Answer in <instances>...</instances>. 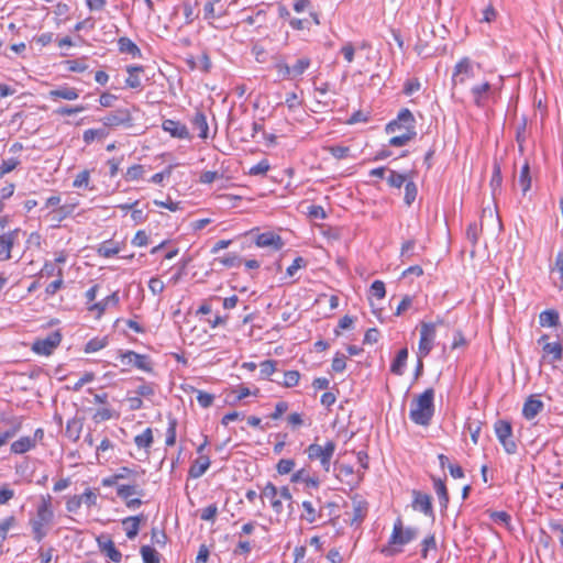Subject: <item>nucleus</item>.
Returning a JSON list of instances; mask_svg holds the SVG:
<instances>
[{"label":"nucleus","mask_w":563,"mask_h":563,"mask_svg":"<svg viewBox=\"0 0 563 563\" xmlns=\"http://www.w3.org/2000/svg\"><path fill=\"white\" fill-rule=\"evenodd\" d=\"M54 523V510L52 507V496H41L36 506V512L29 520L32 537L36 542H41L47 534Z\"/></svg>","instance_id":"f257e3e1"},{"label":"nucleus","mask_w":563,"mask_h":563,"mask_svg":"<svg viewBox=\"0 0 563 563\" xmlns=\"http://www.w3.org/2000/svg\"><path fill=\"white\" fill-rule=\"evenodd\" d=\"M433 400V388H428L421 395L415 397L410 405V420L418 426L428 427L434 415Z\"/></svg>","instance_id":"f03ea898"},{"label":"nucleus","mask_w":563,"mask_h":563,"mask_svg":"<svg viewBox=\"0 0 563 563\" xmlns=\"http://www.w3.org/2000/svg\"><path fill=\"white\" fill-rule=\"evenodd\" d=\"M417 536L418 530L416 528L408 527L405 529L401 519L398 518L394 523L388 545L382 549V553L386 556L398 554L401 552V549H397L395 545H405L415 540Z\"/></svg>","instance_id":"7ed1b4c3"},{"label":"nucleus","mask_w":563,"mask_h":563,"mask_svg":"<svg viewBox=\"0 0 563 563\" xmlns=\"http://www.w3.org/2000/svg\"><path fill=\"white\" fill-rule=\"evenodd\" d=\"M335 448V443L331 440L327 441L324 445L311 443L307 446L305 453L310 461H319L322 470L329 473Z\"/></svg>","instance_id":"20e7f679"},{"label":"nucleus","mask_w":563,"mask_h":563,"mask_svg":"<svg viewBox=\"0 0 563 563\" xmlns=\"http://www.w3.org/2000/svg\"><path fill=\"white\" fill-rule=\"evenodd\" d=\"M496 437L507 454L517 452V443L512 437L511 423L507 420H497L494 426Z\"/></svg>","instance_id":"39448f33"},{"label":"nucleus","mask_w":563,"mask_h":563,"mask_svg":"<svg viewBox=\"0 0 563 563\" xmlns=\"http://www.w3.org/2000/svg\"><path fill=\"white\" fill-rule=\"evenodd\" d=\"M387 133L416 131V119L407 108L401 109L397 118L386 125Z\"/></svg>","instance_id":"423d86ee"},{"label":"nucleus","mask_w":563,"mask_h":563,"mask_svg":"<svg viewBox=\"0 0 563 563\" xmlns=\"http://www.w3.org/2000/svg\"><path fill=\"white\" fill-rule=\"evenodd\" d=\"M106 129H113L120 125L131 128L133 118L131 111L126 108L117 109L100 119Z\"/></svg>","instance_id":"0eeeda50"},{"label":"nucleus","mask_w":563,"mask_h":563,"mask_svg":"<svg viewBox=\"0 0 563 563\" xmlns=\"http://www.w3.org/2000/svg\"><path fill=\"white\" fill-rule=\"evenodd\" d=\"M437 323L421 322L418 355L420 358L429 355L435 339Z\"/></svg>","instance_id":"6e6552de"},{"label":"nucleus","mask_w":563,"mask_h":563,"mask_svg":"<svg viewBox=\"0 0 563 563\" xmlns=\"http://www.w3.org/2000/svg\"><path fill=\"white\" fill-rule=\"evenodd\" d=\"M21 233L24 234L20 228L8 231L7 233H0V262L11 260V251L14 244L18 242L19 235Z\"/></svg>","instance_id":"1a4fd4ad"},{"label":"nucleus","mask_w":563,"mask_h":563,"mask_svg":"<svg viewBox=\"0 0 563 563\" xmlns=\"http://www.w3.org/2000/svg\"><path fill=\"white\" fill-rule=\"evenodd\" d=\"M60 341V333L58 331H55L49 333L44 339L36 340L32 345V350L36 354L51 355L53 351L59 345Z\"/></svg>","instance_id":"9d476101"},{"label":"nucleus","mask_w":563,"mask_h":563,"mask_svg":"<svg viewBox=\"0 0 563 563\" xmlns=\"http://www.w3.org/2000/svg\"><path fill=\"white\" fill-rule=\"evenodd\" d=\"M119 357L125 365H133L139 369L151 373L153 371L150 357L144 354H139L134 351H120Z\"/></svg>","instance_id":"9b49d317"},{"label":"nucleus","mask_w":563,"mask_h":563,"mask_svg":"<svg viewBox=\"0 0 563 563\" xmlns=\"http://www.w3.org/2000/svg\"><path fill=\"white\" fill-rule=\"evenodd\" d=\"M473 76V65L468 57H463L454 67L452 75V86L463 85Z\"/></svg>","instance_id":"f8f14e48"},{"label":"nucleus","mask_w":563,"mask_h":563,"mask_svg":"<svg viewBox=\"0 0 563 563\" xmlns=\"http://www.w3.org/2000/svg\"><path fill=\"white\" fill-rule=\"evenodd\" d=\"M260 497L269 501V505L276 515L283 514L284 505L280 496L278 495V488L273 483H266L261 490Z\"/></svg>","instance_id":"ddd939ff"},{"label":"nucleus","mask_w":563,"mask_h":563,"mask_svg":"<svg viewBox=\"0 0 563 563\" xmlns=\"http://www.w3.org/2000/svg\"><path fill=\"white\" fill-rule=\"evenodd\" d=\"M412 496V507L423 512L426 516L434 518L431 496L419 490H413Z\"/></svg>","instance_id":"4468645a"},{"label":"nucleus","mask_w":563,"mask_h":563,"mask_svg":"<svg viewBox=\"0 0 563 563\" xmlns=\"http://www.w3.org/2000/svg\"><path fill=\"white\" fill-rule=\"evenodd\" d=\"M162 128L165 132L169 133L173 137L180 139V140L190 139V133H189L187 126L179 121L166 119L163 121Z\"/></svg>","instance_id":"2eb2a0df"},{"label":"nucleus","mask_w":563,"mask_h":563,"mask_svg":"<svg viewBox=\"0 0 563 563\" xmlns=\"http://www.w3.org/2000/svg\"><path fill=\"white\" fill-rule=\"evenodd\" d=\"M254 242L258 247H272L274 251H279L284 246L282 238L274 232L257 234Z\"/></svg>","instance_id":"dca6fc26"},{"label":"nucleus","mask_w":563,"mask_h":563,"mask_svg":"<svg viewBox=\"0 0 563 563\" xmlns=\"http://www.w3.org/2000/svg\"><path fill=\"white\" fill-rule=\"evenodd\" d=\"M317 503L319 504V508L317 509L312 501L303 500L302 509L303 514L301 515V519L307 521L308 523H314L318 519L323 518V506L321 504V499L317 498Z\"/></svg>","instance_id":"f3484780"},{"label":"nucleus","mask_w":563,"mask_h":563,"mask_svg":"<svg viewBox=\"0 0 563 563\" xmlns=\"http://www.w3.org/2000/svg\"><path fill=\"white\" fill-rule=\"evenodd\" d=\"M471 92L473 96L474 103L477 107H484L486 104V101L493 95L492 86L488 81L474 86L471 89Z\"/></svg>","instance_id":"a211bd4d"},{"label":"nucleus","mask_w":563,"mask_h":563,"mask_svg":"<svg viewBox=\"0 0 563 563\" xmlns=\"http://www.w3.org/2000/svg\"><path fill=\"white\" fill-rule=\"evenodd\" d=\"M544 404L536 396H529L522 407V416L527 420L534 419L543 409Z\"/></svg>","instance_id":"6ab92c4d"},{"label":"nucleus","mask_w":563,"mask_h":563,"mask_svg":"<svg viewBox=\"0 0 563 563\" xmlns=\"http://www.w3.org/2000/svg\"><path fill=\"white\" fill-rule=\"evenodd\" d=\"M98 544L101 552L109 558L112 562L119 563L122 560L121 552L115 548L114 542L111 539H104L103 537L98 538Z\"/></svg>","instance_id":"aec40b11"},{"label":"nucleus","mask_w":563,"mask_h":563,"mask_svg":"<svg viewBox=\"0 0 563 563\" xmlns=\"http://www.w3.org/2000/svg\"><path fill=\"white\" fill-rule=\"evenodd\" d=\"M79 97L78 89L74 87L68 86H60L56 89H53L48 92V98L51 100H58V99H65V100H76Z\"/></svg>","instance_id":"412c9836"},{"label":"nucleus","mask_w":563,"mask_h":563,"mask_svg":"<svg viewBox=\"0 0 563 563\" xmlns=\"http://www.w3.org/2000/svg\"><path fill=\"white\" fill-rule=\"evenodd\" d=\"M210 459L207 455H199L190 465L188 474L191 478L201 477L210 466Z\"/></svg>","instance_id":"4be33fe9"},{"label":"nucleus","mask_w":563,"mask_h":563,"mask_svg":"<svg viewBox=\"0 0 563 563\" xmlns=\"http://www.w3.org/2000/svg\"><path fill=\"white\" fill-rule=\"evenodd\" d=\"M133 495L144 496V489L142 488V485L137 483V479H135V482H130L129 484L118 485V497L121 499L128 500V498Z\"/></svg>","instance_id":"5701e85b"},{"label":"nucleus","mask_w":563,"mask_h":563,"mask_svg":"<svg viewBox=\"0 0 563 563\" xmlns=\"http://www.w3.org/2000/svg\"><path fill=\"white\" fill-rule=\"evenodd\" d=\"M143 520H145V517L143 515H139L128 517L122 521L123 526H125V534L128 539L133 540L137 536L140 523Z\"/></svg>","instance_id":"b1692460"},{"label":"nucleus","mask_w":563,"mask_h":563,"mask_svg":"<svg viewBox=\"0 0 563 563\" xmlns=\"http://www.w3.org/2000/svg\"><path fill=\"white\" fill-rule=\"evenodd\" d=\"M126 71L129 76L125 79V85L132 89L142 88V82L139 77V74L144 71V67L141 65H130L126 67Z\"/></svg>","instance_id":"393cba45"},{"label":"nucleus","mask_w":563,"mask_h":563,"mask_svg":"<svg viewBox=\"0 0 563 563\" xmlns=\"http://www.w3.org/2000/svg\"><path fill=\"white\" fill-rule=\"evenodd\" d=\"M191 125L194 130L198 131L200 139L208 137L209 126L205 113L197 111L191 119Z\"/></svg>","instance_id":"a878e982"},{"label":"nucleus","mask_w":563,"mask_h":563,"mask_svg":"<svg viewBox=\"0 0 563 563\" xmlns=\"http://www.w3.org/2000/svg\"><path fill=\"white\" fill-rule=\"evenodd\" d=\"M431 479L433 482V488L438 495L441 507L446 509L450 498L445 482L435 476H431Z\"/></svg>","instance_id":"bb28decb"},{"label":"nucleus","mask_w":563,"mask_h":563,"mask_svg":"<svg viewBox=\"0 0 563 563\" xmlns=\"http://www.w3.org/2000/svg\"><path fill=\"white\" fill-rule=\"evenodd\" d=\"M119 51L129 54L133 57H142V52L139 46L129 37L122 36L118 40Z\"/></svg>","instance_id":"cd10ccee"},{"label":"nucleus","mask_w":563,"mask_h":563,"mask_svg":"<svg viewBox=\"0 0 563 563\" xmlns=\"http://www.w3.org/2000/svg\"><path fill=\"white\" fill-rule=\"evenodd\" d=\"M291 482L298 483L301 482L305 484L306 488H318L320 485V481L318 477H311L307 474L305 468H301L291 475Z\"/></svg>","instance_id":"c85d7f7f"},{"label":"nucleus","mask_w":563,"mask_h":563,"mask_svg":"<svg viewBox=\"0 0 563 563\" xmlns=\"http://www.w3.org/2000/svg\"><path fill=\"white\" fill-rule=\"evenodd\" d=\"M36 441L31 437H22L11 444V452L14 454H23L35 448Z\"/></svg>","instance_id":"c756f323"},{"label":"nucleus","mask_w":563,"mask_h":563,"mask_svg":"<svg viewBox=\"0 0 563 563\" xmlns=\"http://www.w3.org/2000/svg\"><path fill=\"white\" fill-rule=\"evenodd\" d=\"M408 358V350L406 347L398 351L395 360L390 365V372L395 375H402Z\"/></svg>","instance_id":"7c9ffc66"},{"label":"nucleus","mask_w":563,"mask_h":563,"mask_svg":"<svg viewBox=\"0 0 563 563\" xmlns=\"http://www.w3.org/2000/svg\"><path fill=\"white\" fill-rule=\"evenodd\" d=\"M367 514V503L363 500L353 501V515L350 525L361 523Z\"/></svg>","instance_id":"2f4dec72"},{"label":"nucleus","mask_w":563,"mask_h":563,"mask_svg":"<svg viewBox=\"0 0 563 563\" xmlns=\"http://www.w3.org/2000/svg\"><path fill=\"white\" fill-rule=\"evenodd\" d=\"M118 303H119V295L115 291V292H112L111 295L107 296L103 300L90 306L89 310L90 311L97 310L99 314H102L109 305L117 306Z\"/></svg>","instance_id":"473e14b6"},{"label":"nucleus","mask_w":563,"mask_h":563,"mask_svg":"<svg viewBox=\"0 0 563 563\" xmlns=\"http://www.w3.org/2000/svg\"><path fill=\"white\" fill-rule=\"evenodd\" d=\"M144 474H145L144 470L136 471V470H132L126 466H123V467H120L114 473V478H118L119 482L121 479H129L130 482H135V479H137L141 475H144Z\"/></svg>","instance_id":"72a5a7b5"},{"label":"nucleus","mask_w":563,"mask_h":563,"mask_svg":"<svg viewBox=\"0 0 563 563\" xmlns=\"http://www.w3.org/2000/svg\"><path fill=\"white\" fill-rule=\"evenodd\" d=\"M542 349L544 354L551 356V362L562 360L563 346L560 342L545 343Z\"/></svg>","instance_id":"f704fd0d"},{"label":"nucleus","mask_w":563,"mask_h":563,"mask_svg":"<svg viewBox=\"0 0 563 563\" xmlns=\"http://www.w3.org/2000/svg\"><path fill=\"white\" fill-rule=\"evenodd\" d=\"M109 135V131L103 126L99 129H88L84 131L82 140L86 144H91L96 139L101 140Z\"/></svg>","instance_id":"c9c22d12"},{"label":"nucleus","mask_w":563,"mask_h":563,"mask_svg":"<svg viewBox=\"0 0 563 563\" xmlns=\"http://www.w3.org/2000/svg\"><path fill=\"white\" fill-rule=\"evenodd\" d=\"M134 443L139 449H148L153 443V431L146 428L141 434L134 438Z\"/></svg>","instance_id":"e433bc0d"},{"label":"nucleus","mask_w":563,"mask_h":563,"mask_svg":"<svg viewBox=\"0 0 563 563\" xmlns=\"http://www.w3.org/2000/svg\"><path fill=\"white\" fill-rule=\"evenodd\" d=\"M417 135V131L402 132L399 135H395L389 140V145L400 147L406 145L408 142L413 140Z\"/></svg>","instance_id":"4c0bfd02"},{"label":"nucleus","mask_w":563,"mask_h":563,"mask_svg":"<svg viewBox=\"0 0 563 563\" xmlns=\"http://www.w3.org/2000/svg\"><path fill=\"white\" fill-rule=\"evenodd\" d=\"M539 320L542 327H554L559 323V313L554 310H545L540 313Z\"/></svg>","instance_id":"58836bf2"},{"label":"nucleus","mask_w":563,"mask_h":563,"mask_svg":"<svg viewBox=\"0 0 563 563\" xmlns=\"http://www.w3.org/2000/svg\"><path fill=\"white\" fill-rule=\"evenodd\" d=\"M141 555L144 563H161L159 553L150 545L141 548Z\"/></svg>","instance_id":"ea45409f"},{"label":"nucleus","mask_w":563,"mask_h":563,"mask_svg":"<svg viewBox=\"0 0 563 563\" xmlns=\"http://www.w3.org/2000/svg\"><path fill=\"white\" fill-rule=\"evenodd\" d=\"M311 60L308 57L299 58L294 66L290 67L291 79L301 76L310 66Z\"/></svg>","instance_id":"a19ab883"},{"label":"nucleus","mask_w":563,"mask_h":563,"mask_svg":"<svg viewBox=\"0 0 563 563\" xmlns=\"http://www.w3.org/2000/svg\"><path fill=\"white\" fill-rule=\"evenodd\" d=\"M501 183H503V177H501L500 165L497 161H494L493 175H492V179H490V187H492L494 195H495L496 190L501 189Z\"/></svg>","instance_id":"79ce46f5"},{"label":"nucleus","mask_w":563,"mask_h":563,"mask_svg":"<svg viewBox=\"0 0 563 563\" xmlns=\"http://www.w3.org/2000/svg\"><path fill=\"white\" fill-rule=\"evenodd\" d=\"M16 525V519L14 516H9L4 518L0 522V549H2V543L5 541L8 531Z\"/></svg>","instance_id":"37998d69"},{"label":"nucleus","mask_w":563,"mask_h":563,"mask_svg":"<svg viewBox=\"0 0 563 563\" xmlns=\"http://www.w3.org/2000/svg\"><path fill=\"white\" fill-rule=\"evenodd\" d=\"M118 417H119V413H117L115 411H113L110 408L104 407V408H99L96 410V412L92 416V420L96 423H99V422L107 421V420H110L112 418H118Z\"/></svg>","instance_id":"c03bdc74"},{"label":"nucleus","mask_w":563,"mask_h":563,"mask_svg":"<svg viewBox=\"0 0 563 563\" xmlns=\"http://www.w3.org/2000/svg\"><path fill=\"white\" fill-rule=\"evenodd\" d=\"M519 184L521 186L522 194L525 195L531 187L530 167L528 163H525L520 170Z\"/></svg>","instance_id":"a18cd8bd"},{"label":"nucleus","mask_w":563,"mask_h":563,"mask_svg":"<svg viewBox=\"0 0 563 563\" xmlns=\"http://www.w3.org/2000/svg\"><path fill=\"white\" fill-rule=\"evenodd\" d=\"M176 428H177V419L169 416L168 417V428L166 431V440H165V444L167 446H173L176 443V437H177Z\"/></svg>","instance_id":"49530a36"},{"label":"nucleus","mask_w":563,"mask_h":563,"mask_svg":"<svg viewBox=\"0 0 563 563\" xmlns=\"http://www.w3.org/2000/svg\"><path fill=\"white\" fill-rule=\"evenodd\" d=\"M81 428H82V426L79 421H76V420L68 421L67 426H66V431H65L66 435L70 440L77 441L79 439Z\"/></svg>","instance_id":"de8ad7c7"},{"label":"nucleus","mask_w":563,"mask_h":563,"mask_svg":"<svg viewBox=\"0 0 563 563\" xmlns=\"http://www.w3.org/2000/svg\"><path fill=\"white\" fill-rule=\"evenodd\" d=\"M217 261L229 268L239 267L242 264V258L234 253H229L222 257H218Z\"/></svg>","instance_id":"09e8293b"},{"label":"nucleus","mask_w":563,"mask_h":563,"mask_svg":"<svg viewBox=\"0 0 563 563\" xmlns=\"http://www.w3.org/2000/svg\"><path fill=\"white\" fill-rule=\"evenodd\" d=\"M407 181V176L405 174H399L395 170H389L387 183L390 187L399 189L404 184L406 185Z\"/></svg>","instance_id":"8fccbe9b"},{"label":"nucleus","mask_w":563,"mask_h":563,"mask_svg":"<svg viewBox=\"0 0 563 563\" xmlns=\"http://www.w3.org/2000/svg\"><path fill=\"white\" fill-rule=\"evenodd\" d=\"M418 194V189L416 184L412 180H409L405 185V203L407 206H411V203L416 200Z\"/></svg>","instance_id":"3c124183"},{"label":"nucleus","mask_w":563,"mask_h":563,"mask_svg":"<svg viewBox=\"0 0 563 563\" xmlns=\"http://www.w3.org/2000/svg\"><path fill=\"white\" fill-rule=\"evenodd\" d=\"M56 277H57V279L52 282L45 289V292L49 296L55 295L63 287L64 280H63V269L62 268H58L56 271Z\"/></svg>","instance_id":"603ef678"},{"label":"nucleus","mask_w":563,"mask_h":563,"mask_svg":"<svg viewBox=\"0 0 563 563\" xmlns=\"http://www.w3.org/2000/svg\"><path fill=\"white\" fill-rule=\"evenodd\" d=\"M20 159L15 157L3 159L0 165V178H2L8 173L14 170L20 165Z\"/></svg>","instance_id":"864d4df0"},{"label":"nucleus","mask_w":563,"mask_h":563,"mask_svg":"<svg viewBox=\"0 0 563 563\" xmlns=\"http://www.w3.org/2000/svg\"><path fill=\"white\" fill-rule=\"evenodd\" d=\"M415 249H416V241L415 240H408L402 243L400 249V257L402 261H408L415 255Z\"/></svg>","instance_id":"5fc2aeb1"},{"label":"nucleus","mask_w":563,"mask_h":563,"mask_svg":"<svg viewBox=\"0 0 563 563\" xmlns=\"http://www.w3.org/2000/svg\"><path fill=\"white\" fill-rule=\"evenodd\" d=\"M276 364H277V362L273 361V360H266V361L262 362L260 365L261 377L268 378L269 376H272L276 371Z\"/></svg>","instance_id":"6e6d98bb"},{"label":"nucleus","mask_w":563,"mask_h":563,"mask_svg":"<svg viewBox=\"0 0 563 563\" xmlns=\"http://www.w3.org/2000/svg\"><path fill=\"white\" fill-rule=\"evenodd\" d=\"M107 343H108V341H107L106 338H102V339H99V338L91 339L90 341L87 342V344L85 346V352L86 353L97 352V351L103 349L107 345Z\"/></svg>","instance_id":"4d7b16f0"},{"label":"nucleus","mask_w":563,"mask_h":563,"mask_svg":"<svg viewBox=\"0 0 563 563\" xmlns=\"http://www.w3.org/2000/svg\"><path fill=\"white\" fill-rule=\"evenodd\" d=\"M482 228L476 222L470 223L466 229V238L473 244L476 245L481 235Z\"/></svg>","instance_id":"13d9d810"},{"label":"nucleus","mask_w":563,"mask_h":563,"mask_svg":"<svg viewBox=\"0 0 563 563\" xmlns=\"http://www.w3.org/2000/svg\"><path fill=\"white\" fill-rule=\"evenodd\" d=\"M120 252V247L117 245H112L111 242H106L101 244V246L98 250V253L100 256H103L106 258L112 257L117 255Z\"/></svg>","instance_id":"bf43d9fd"},{"label":"nucleus","mask_w":563,"mask_h":563,"mask_svg":"<svg viewBox=\"0 0 563 563\" xmlns=\"http://www.w3.org/2000/svg\"><path fill=\"white\" fill-rule=\"evenodd\" d=\"M295 467V461L292 459H282L276 465V471L280 475L289 474Z\"/></svg>","instance_id":"052dcab7"},{"label":"nucleus","mask_w":563,"mask_h":563,"mask_svg":"<svg viewBox=\"0 0 563 563\" xmlns=\"http://www.w3.org/2000/svg\"><path fill=\"white\" fill-rule=\"evenodd\" d=\"M332 371L335 373H342L346 368V356L342 353H336L331 364Z\"/></svg>","instance_id":"680f3d73"},{"label":"nucleus","mask_w":563,"mask_h":563,"mask_svg":"<svg viewBox=\"0 0 563 563\" xmlns=\"http://www.w3.org/2000/svg\"><path fill=\"white\" fill-rule=\"evenodd\" d=\"M329 153L336 159H344L350 154V147L342 145H333L328 147Z\"/></svg>","instance_id":"e2e57ef3"},{"label":"nucleus","mask_w":563,"mask_h":563,"mask_svg":"<svg viewBox=\"0 0 563 563\" xmlns=\"http://www.w3.org/2000/svg\"><path fill=\"white\" fill-rule=\"evenodd\" d=\"M269 163L267 159H262L256 165L252 166L249 174L252 176L265 175L269 170Z\"/></svg>","instance_id":"0e129e2a"},{"label":"nucleus","mask_w":563,"mask_h":563,"mask_svg":"<svg viewBox=\"0 0 563 563\" xmlns=\"http://www.w3.org/2000/svg\"><path fill=\"white\" fill-rule=\"evenodd\" d=\"M218 514V506L216 504H211L200 511V519L203 521H212L214 520Z\"/></svg>","instance_id":"69168bd1"},{"label":"nucleus","mask_w":563,"mask_h":563,"mask_svg":"<svg viewBox=\"0 0 563 563\" xmlns=\"http://www.w3.org/2000/svg\"><path fill=\"white\" fill-rule=\"evenodd\" d=\"M82 498L80 495H74L66 501V510L68 512H77L82 505Z\"/></svg>","instance_id":"338daca9"},{"label":"nucleus","mask_w":563,"mask_h":563,"mask_svg":"<svg viewBox=\"0 0 563 563\" xmlns=\"http://www.w3.org/2000/svg\"><path fill=\"white\" fill-rule=\"evenodd\" d=\"M253 547L247 540H240L233 549V555H249Z\"/></svg>","instance_id":"774afa93"}]
</instances>
